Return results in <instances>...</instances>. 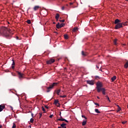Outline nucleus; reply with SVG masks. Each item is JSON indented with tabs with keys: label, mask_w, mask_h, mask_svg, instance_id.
Wrapping results in <instances>:
<instances>
[{
	"label": "nucleus",
	"mask_w": 128,
	"mask_h": 128,
	"mask_svg": "<svg viewBox=\"0 0 128 128\" xmlns=\"http://www.w3.org/2000/svg\"><path fill=\"white\" fill-rule=\"evenodd\" d=\"M0 36H4L6 38L10 39L12 36V34L10 33V30L6 27H2L0 28Z\"/></svg>",
	"instance_id": "obj_1"
},
{
	"label": "nucleus",
	"mask_w": 128,
	"mask_h": 128,
	"mask_svg": "<svg viewBox=\"0 0 128 128\" xmlns=\"http://www.w3.org/2000/svg\"><path fill=\"white\" fill-rule=\"evenodd\" d=\"M96 89L97 90V92H100V90L102 89L103 85L102 82H98L97 84H96Z\"/></svg>",
	"instance_id": "obj_2"
},
{
	"label": "nucleus",
	"mask_w": 128,
	"mask_h": 128,
	"mask_svg": "<svg viewBox=\"0 0 128 128\" xmlns=\"http://www.w3.org/2000/svg\"><path fill=\"white\" fill-rule=\"evenodd\" d=\"M58 84L56 82H54L50 85L49 87H47V92H50L54 88V86H56Z\"/></svg>",
	"instance_id": "obj_3"
},
{
	"label": "nucleus",
	"mask_w": 128,
	"mask_h": 128,
	"mask_svg": "<svg viewBox=\"0 0 128 128\" xmlns=\"http://www.w3.org/2000/svg\"><path fill=\"white\" fill-rule=\"evenodd\" d=\"M17 74H18V78H20V80H22V78H24V74H22L21 72H20L18 71L16 72Z\"/></svg>",
	"instance_id": "obj_4"
},
{
	"label": "nucleus",
	"mask_w": 128,
	"mask_h": 128,
	"mask_svg": "<svg viewBox=\"0 0 128 128\" xmlns=\"http://www.w3.org/2000/svg\"><path fill=\"white\" fill-rule=\"evenodd\" d=\"M122 27H123L122 24L119 23V24H116V25L115 26V29L118 30L120 28H122Z\"/></svg>",
	"instance_id": "obj_5"
},
{
	"label": "nucleus",
	"mask_w": 128,
	"mask_h": 128,
	"mask_svg": "<svg viewBox=\"0 0 128 128\" xmlns=\"http://www.w3.org/2000/svg\"><path fill=\"white\" fill-rule=\"evenodd\" d=\"M86 83L90 86H94V80H87Z\"/></svg>",
	"instance_id": "obj_6"
},
{
	"label": "nucleus",
	"mask_w": 128,
	"mask_h": 128,
	"mask_svg": "<svg viewBox=\"0 0 128 128\" xmlns=\"http://www.w3.org/2000/svg\"><path fill=\"white\" fill-rule=\"evenodd\" d=\"M64 26V23H62L61 24H60V23H58L56 24V26L57 28L60 29V28H63Z\"/></svg>",
	"instance_id": "obj_7"
},
{
	"label": "nucleus",
	"mask_w": 128,
	"mask_h": 128,
	"mask_svg": "<svg viewBox=\"0 0 128 128\" xmlns=\"http://www.w3.org/2000/svg\"><path fill=\"white\" fill-rule=\"evenodd\" d=\"M55 60L54 59H50V60H48L46 62L48 64L50 65L52 63L54 62Z\"/></svg>",
	"instance_id": "obj_8"
},
{
	"label": "nucleus",
	"mask_w": 128,
	"mask_h": 128,
	"mask_svg": "<svg viewBox=\"0 0 128 128\" xmlns=\"http://www.w3.org/2000/svg\"><path fill=\"white\" fill-rule=\"evenodd\" d=\"M60 118L57 119V120L58 121L66 122L67 123L68 122L67 120H66V119H64V118H62V116H60Z\"/></svg>",
	"instance_id": "obj_9"
},
{
	"label": "nucleus",
	"mask_w": 128,
	"mask_h": 128,
	"mask_svg": "<svg viewBox=\"0 0 128 128\" xmlns=\"http://www.w3.org/2000/svg\"><path fill=\"white\" fill-rule=\"evenodd\" d=\"M67 124L64 123H62L60 124V126H58V128H66V126Z\"/></svg>",
	"instance_id": "obj_10"
},
{
	"label": "nucleus",
	"mask_w": 128,
	"mask_h": 128,
	"mask_svg": "<svg viewBox=\"0 0 128 128\" xmlns=\"http://www.w3.org/2000/svg\"><path fill=\"white\" fill-rule=\"evenodd\" d=\"M5 108V106L3 105H0V112L3 111V110Z\"/></svg>",
	"instance_id": "obj_11"
},
{
	"label": "nucleus",
	"mask_w": 128,
	"mask_h": 128,
	"mask_svg": "<svg viewBox=\"0 0 128 128\" xmlns=\"http://www.w3.org/2000/svg\"><path fill=\"white\" fill-rule=\"evenodd\" d=\"M102 91V92L103 95H106V89L104 88H102L100 89V92Z\"/></svg>",
	"instance_id": "obj_12"
},
{
	"label": "nucleus",
	"mask_w": 128,
	"mask_h": 128,
	"mask_svg": "<svg viewBox=\"0 0 128 128\" xmlns=\"http://www.w3.org/2000/svg\"><path fill=\"white\" fill-rule=\"evenodd\" d=\"M40 8V6H36L34 7V10L36 11L38 10V9Z\"/></svg>",
	"instance_id": "obj_13"
},
{
	"label": "nucleus",
	"mask_w": 128,
	"mask_h": 128,
	"mask_svg": "<svg viewBox=\"0 0 128 128\" xmlns=\"http://www.w3.org/2000/svg\"><path fill=\"white\" fill-rule=\"evenodd\" d=\"M82 54L83 56H88V53H86V52H84V51H82Z\"/></svg>",
	"instance_id": "obj_14"
},
{
	"label": "nucleus",
	"mask_w": 128,
	"mask_h": 128,
	"mask_svg": "<svg viewBox=\"0 0 128 128\" xmlns=\"http://www.w3.org/2000/svg\"><path fill=\"white\" fill-rule=\"evenodd\" d=\"M60 14H58V13L56 14V17H55L56 20H58V18H60Z\"/></svg>",
	"instance_id": "obj_15"
},
{
	"label": "nucleus",
	"mask_w": 128,
	"mask_h": 128,
	"mask_svg": "<svg viewBox=\"0 0 128 128\" xmlns=\"http://www.w3.org/2000/svg\"><path fill=\"white\" fill-rule=\"evenodd\" d=\"M116 76H114L111 78L110 80H112V82H113L116 80Z\"/></svg>",
	"instance_id": "obj_16"
},
{
	"label": "nucleus",
	"mask_w": 128,
	"mask_h": 128,
	"mask_svg": "<svg viewBox=\"0 0 128 128\" xmlns=\"http://www.w3.org/2000/svg\"><path fill=\"white\" fill-rule=\"evenodd\" d=\"M54 92H56L57 95L60 96V90H55Z\"/></svg>",
	"instance_id": "obj_17"
},
{
	"label": "nucleus",
	"mask_w": 128,
	"mask_h": 128,
	"mask_svg": "<svg viewBox=\"0 0 128 128\" xmlns=\"http://www.w3.org/2000/svg\"><path fill=\"white\" fill-rule=\"evenodd\" d=\"M119 22H120V20L118 19H116L115 20V24H118Z\"/></svg>",
	"instance_id": "obj_18"
},
{
	"label": "nucleus",
	"mask_w": 128,
	"mask_h": 128,
	"mask_svg": "<svg viewBox=\"0 0 128 128\" xmlns=\"http://www.w3.org/2000/svg\"><path fill=\"white\" fill-rule=\"evenodd\" d=\"M124 68H128V61L126 62V63L124 64Z\"/></svg>",
	"instance_id": "obj_19"
},
{
	"label": "nucleus",
	"mask_w": 128,
	"mask_h": 128,
	"mask_svg": "<svg viewBox=\"0 0 128 128\" xmlns=\"http://www.w3.org/2000/svg\"><path fill=\"white\" fill-rule=\"evenodd\" d=\"M12 68L14 69V60H12Z\"/></svg>",
	"instance_id": "obj_20"
},
{
	"label": "nucleus",
	"mask_w": 128,
	"mask_h": 128,
	"mask_svg": "<svg viewBox=\"0 0 128 128\" xmlns=\"http://www.w3.org/2000/svg\"><path fill=\"white\" fill-rule=\"evenodd\" d=\"M60 104L58 103V100H54V104L56 105V104Z\"/></svg>",
	"instance_id": "obj_21"
},
{
	"label": "nucleus",
	"mask_w": 128,
	"mask_h": 128,
	"mask_svg": "<svg viewBox=\"0 0 128 128\" xmlns=\"http://www.w3.org/2000/svg\"><path fill=\"white\" fill-rule=\"evenodd\" d=\"M95 112L97 114H100V112L98 110V109L96 108Z\"/></svg>",
	"instance_id": "obj_22"
},
{
	"label": "nucleus",
	"mask_w": 128,
	"mask_h": 128,
	"mask_svg": "<svg viewBox=\"0 0 128 128\" xmlns=\"http://www.w3.org/2000/svg\"><path fill=\"white\" fill-rule=\"evenodd\" d=\"M77 30H78V28H74V29L72 30L73 32H76Z\"/></svg>",
	"instance_id": "obj_23"
},
{
	"label": "nucleus",
	"mask_w": 128,
	"mask_h": 128,
	"mask_svg": "<svg viewBox=\"0 0 128 128\" xmlns=\"http://www.w3.org/2000/svg\"><path fill=\"white\" fill-rule=\"evenodd\" d=\"M86 120H84L82 122V125L83 126H86Z\"/></svg>",
	"instance_id": "obj_24"
},
{
	"label": "nucleus",
	"mask_w": 128,
	"mask_h": 128,
	"mask_svg": "<svg viewBox=\"0 0 128 128\" xmlns=\"http://www.w3.org/2000/svg\"><path fill=\"white\" fill-rule=\"evenodd\" d=\"M118 110H117V112H118L120 111L121 110V108H120V107L119 106H118Z\"/></svg>",
	"instance_id": "obj_25"
},
{
	"label": "nucleus",
	"mask_w": 128,
	"mask_h": 128,
	"mask_svg": "<svg viewBox=\"0 0 128 128\" xmlns=\"http://www.w3.org/2000/svg\"><path fill=\"white\" fill-rule=\"evenodd\" d=\"M64 38L66 40H68V34H64Z\"/></svg>",
	"instance_id": "obj_26"
},
{
	"label": "nucleus",
	"mask_w": 128,
	"mask_h": 128,
	"mask_svg": "<svg viewBox=\"0 0 128 128\" xmlns=\"http://www.w3.org/2000/svg\"><path fill=\"white\" fill-rule=\"evenodd\" d=\"M121 24H122V26H128V24H128V22H126L124 23H121Z\"/></svg>",
	"instance_id": "obj_27"
},
{
	"label": "nucleus",
	"mask_w": 128,
	"mask_h": 128,
	"mask_svg": "<svg viewBox=\"0 0 128 128\" xmlns=\"http://www.w3.org/2000/svg\"><path fill=\"white\" fill-rule=\"evenodd\" d=\"M26 22L28 23V24H31V21L30 20H28L27 21H26Z\"/></svg>",
	"instance_id": "obj_28"
},
{
	"label": "nucleus",
	"mask_w": 128,
	"mask_h": 128,
	"mask_svg": "<svg viewBox=\"0 0 128 128\" xmlns=\"http://www.w3.org/2000/svg\"><path fill=\"white\" fill-rule=\"evenodd\" d=\"M116 42H117V39H116V40H114V44H115L116 46V44H117Z\"/></svg>",
	"instance_id": "obj_29"
},
{
	"label": "nucleus",
	"mask_w": 128,
	"mask_h": 128,
	"mask_svg": "<svg viewBox=\"0 0 128 128\" xmlns=\"http://www.w3.org/2000/svg\"><path fill=\"white\" fill-rule=\"evenodd\" d=\"M106 98L107 99V100H108V102H110V98L108 96H106Z\"/></svg>",
	"instance_id": "obj_30"
},
{
	"label": "nucleus",
	"mask_w": 128,
	"mask_h": 128,
	"mask_svg": "<svg viewBox=\"0 0 128 128\" xmlns=\"http://www.w3.org/2000/svg\"><path fill=\"white\" fill-rule=\"evenodd\" d=\"M96 80H98L100 79V78L99 76H95Z\"/></svg>",
	"instance_id": "obj_31"
},
{
	"label": "nucleus",
	"mask_w": 128,
	"mask_h": 128,
	"mask_svg": "<svg viewBox=\"0 0 128 128\" xmlns=\"http://www.w3.org/2000/svg\"><path fill=\"white\" fill-rule=\"evenodd\" d=\"M60 96V98H66V95Z\"/></svg>",
	"instance_id": "obj_32"
},
{
	"label": "nucleus",
	"mask_w": 128,
	"mask_h": 128,
	"mask_svg": "<svg viewBox=\"0 0 128 128\" xmlns=\"http://www.w3.org/2000/svg\"><path fill=\"white\" fill-rule=\"evenodd\" d=\"M12 128H16V124L15 123H13V126Z\"/></svg>",
	"instance_id": "obj_33"
},
{
	"label": "nucleus",
	"mask_w": 128,
	"mask_h": 128,
	"mask_svg": "<svg viewBox=\"0 0 128 128\" xmlns=\"http://www.w3.org/2000/svg\"><path fill=\"white\" fill-rule=\"evenodd\" d=\"M39 118H42V112H39Z\"/></svg>",
	"instance_id": "obj_34"
},
{
	"label": "nucleus",
	"mask_w": 128,
	"mask_h": 128,
	"mask_svg": "<svg viewBox=\"0 0 128 128\" xmlns=\"http://www.w3.org/2000/svg\"><path fill=\"white\" fill-rule=\"evenodd\" d=\"M34 122V119H33L32 118H31L30 119V122L31 123H33Z\"/></svg>",
	"instance_id": "obj_35"
},
{
	"label": "nucleus",
	"mask_w": 128,
	"mask_h": 128,
	"mask_svg": "<svg viewBox=\"0 0 128 128\" xmlns=\"http://www.w3.org/2000/svg\"><path fill=\"white\" fill-rule=\"evenodd\" d=\"M94 104H95L96 106H100V105L98 103L94 102Z\"/></svg>",
	"instance_id": "obj_36"
},
{
	"label": "nucleus",
	"mask_w": 128,
	"mask_h": 128,
	"mask_svg": "<svg viewBox=\"0 0 128 128\" xmlns=\"http://www.w3.org/2000/svg\"><path fill=\"white\" fill-rule=\"evenodd\" d=\"M42 111H44V112H46V110L45 108H44V106H42Z\"/></svg>",
	"instance_id": "obj_37"
},
{
	"label": "nucleus",
	"mask_w": 128,
	"mask_h": 128,
	"mask_svg": "<svg viewBox=\"0 0 128 128\" xmlns=\"http://www.w3.org/2000/svg\"><path fill=\"white\" fill-rule=\"evenodd\" d=\"M126 121H123L122 122V124H126Z\"/></svg>",
	"instance_id": "obj_38"
},
{
	"label": "nucleus",
	"mask_w": 128,
	"mask_h": 128,
	"mask_svg": "<svg viewBox=\"0 0 128 128\" xmlns=\"http://www.w3.org/2000/svg\"><path fill=\"white\" fill-rule=\"evenodd\" d=\"M60 22H64V20H60Z\"/></svg>",
	"instance_id": "obj_39"
},
{
	"label": "nucleus",
	"mask_w": 128,
	"mask_h": 128,
	"mask_svg": "<svg viewBox=\"0 0 128 128\" xmlns=\"http://www.w3.org/2000/svg\"><path fill=\"white\" fill-rule=\"evenodd\" d=\"M61 9L62 10H64V6H62V8H61Z\"/></svg>",
	"instance_id": "obj_40"
},
{
	"label": "nucleus",
	"mask_w": 128,
	"mask_h": 128,
	"mask_svg": "<svg viewBox=\"0 0 128 128\" xmlns=\"http://www.w3.org/2000/svg\"><path fill=\"white\" fill-rule=\"evenodd\" d=\"M82 118H84V119H86V117L84 116V115H82Z\"/></svg>",
	"instance_id": "obj_41"
},
{
	"label": "nucleus",
	"mask_w": 128,
	"mask_h": 128,
	"mask_svg": "<svg viewBox=\"0 0 128 128\" xmlns=\"http://www.w3.org/2000/svg\"><path fill=\"white\" fill-rule=\"evenodd\" d=\"M52 116H53V114H51V115L49 117H50V118H52Z\"/></svg>",
	"instance_id": "obj_42"
},
{
	"label": "nucleus",
	"mask_w": 128,
	"mask_h": 128,
	"mask_svg": "<svg viewBox=\"0 0 128 128\" xmlns=\"http://www.w3.org/2000/svg\"><path fill=\"white\" fill-rule=\"evenodd\" d=\"M44 108L48 109V107L46 106H44Z\"/></svg>",
	"instance_id": "obj_43"
},
{
	"label": "nucleus",
	"mask_w": 128,
	"mask_h": 128,
	"mask_svg": "<svg viewBox=\"0 0 128 128\" xmlns=\"http://www.w3.org/2000/svg\"><path fill=\"white\" fill-rule=\"evenodd\" d=\"M72 4H73V2H70V6H72Z\"/></svg>",
	"instance_id": "obj_44"
},
{
	"label": "nucleus",
	"mask_w": 128,
	"mask_h": 128,
	"mask_svg": "<svg viewBox=\"0 0 128 128\" xmlns=\"http://www.w3.org/2000/svg\"><path fill=\"white\" fill-rule=\"evenodd\" d=\"M59 116H62V112H60Z\"/></svg>",
	"instance_id": "obj_45"
},
{
	"label": "nucleus",
	"mask_w": 128,
	"mask_h": 128,
	"mask_svg": "<svg viewBox=\"0 0 128 128\" xmlns=\"http://www.w3.org/2000/svg\"><path fill=\"white\" fill-rule=\"evenodd\" d=\"M16 40H18V36H16Z\"/></svg>",
	"instance_id": "obj_46"
},
{
	"label": "nucleus",
	"mask_w": 128,
	"mask_h": 128,
	"mask_svg": "<svg viewBox=\"0 0 128 128\" xmlns=\"http://www.w3.org/2000/svg\"><path fill=\"white\" fill-rule=\"evenodd\" d=\"M96 68L98 69L99 68V67H98V66H96Z\"/></svg>",
	"instance_id": "obj_47"
},
{
	"label": "nucleus",
	"mask_w": 128,
	"mask_h": 128,
	"mask_svg": "<svg viewBox=\"0 0 128 128\" xmlns=\"http://www.w3.org/2000/svg\"><path fill=\"white\" fill-rule=\"evenodd\" d=\"M98 99H100V98L99 96H97Z\"/></svg>",
	"instance_id": "obj_48"
},
{
	"label": "nucleus",
	"mask_w": 128,
	"mask_h": 128,
	"mask_svg": "<svg viewBox=\"0 0 128 128\" xmlns=\"http://www.w3.org/2000/svg\"><path fill=\"white\" fill-rule=\"evenodd\" d=\"M10 108L12 110V106H10Z\"/></svg>",
	"instance_id": "obj_49"
},
{
	"label": "nucleus",
	"mask_w": 128,
	"mask_h": 128,
	"mask_svg": "<svg viewBox=\"0 0 128 128\" xmlns=\"http://www.w3.org/2000/svg\"><path fill=\"white\" fill-rule=\"evenodd\" d=\"M2 128V126L1 125L0 126V128Z\"/></svg>",
	"instance_id": "obj_50"
},
{
	"label": "nucleus",
	"mask_w": 128,
	"mask_h": 128,
	"mask_svg": "<svg viewBox=\"0 0 128 128\" xmlns=\"http://www.w3.org/2000/svg\"><path fill=\"white\" fill-rule=\"evenodd\" d=\"M33 114L32 113V116L33 117Z\"/></svg>",
	"instance_id": "obj_51"
},
{
	"label": "nucleus",
	"mask_w": 128,
	"mask_h": 128,
	"mask_svg": "<svg viewBox=\"0 0 128 128\" xmlns=\"http://www.w3.org/2000/svg\"><path fill=\"white\" fill-rule=\"evenodd\" d=\"M53 24H56V22H53Z\"/></svg>",
	"instance_id": "obj_52"
},
{
	"label": "nucleus",
	"mask_w": 128,
	"mask_h": 128,
	"mask_svg": "<svg viewBox=\"0 0 128 128\" xmlns=\"http://www.w3.org/2000/svg\"><path fill=\"white\" fill-rule=\"evenodd\" d=\"M66 6H68V4H66Z\"/></svg>",
	"instance_id": "obj_53"
},
{
	"label": "nucleus",
	"mask_w": 128,
	"mask_h": 128,
	"mask_svg": "<svg viewBox=\"0 0 128 128\" xmlns=\"http://www.w3.org/2000/svg\"><path fill=\"white\" fill-rule=\"evenodd\" d=\"M125 0L128 2V0Z\"/></svg>",
	"instance_id": "obj_54"
},
{
	"label": "nucleus",
	"mask_w": 128,
	"mask_h": 128,
	"mask_svg": "<svg viewBox=\"0 0 128 128\" xmlns=\"http://www.w3.org/2000/svg\"><path fill=\"white\" fill-rule=\"evenodd\" d=\"M60 19L61 20V19H62V18H60Z\"/></svg>",
	"instance_id": "obj_55"
},
{
	"label": "nucleus",
	"mask_w": 128,
	"mask_h": 128,
	"mask_svg": "<svg viewBox=\"0 0 128 128\" xmlns=\"http://www.w3.org/2000/svg\"><path fill=\"white\" fill-rule=\"evenodd\" d=\"M127 108H128V105Z\"/></svg>",
	"instance_id": "obj_56"
},
{
	"label": "nucleus",
	"mask_w": 128,
	"mask_h": 128,
	"mask_svg": "<svg viewBox=\"0 0 128 128\" xmlns=\"http://www.w3.org/2000/svg\"><path fill=\"white\" fill-rule=\"evenodd\" d=\"M56 21H58V20H56Z\"/></svg>",
	"instance_id": "obj_57"
},
{
	"label": "nucleus",
	"mask_w": 128,
	"mask_h": 128,
	"mask_svg": "<svg viewBox=\"0 0 128 128\" xmlns=\"http://www.w3.org/2000/svg\"><path fill=\"white\" fill-rule=\"evenodd\" d=\"M29 127H31V126H29Z\"/></svg>",
	"instance_id": "obj_58"
},
{
	"label": "nucleus",
	"mask_w": 128,
	"mask_h": 128,
	"mask_svg": "<svg viewBox=\"0 0 128 128\" xmlns=\"http://www.w3.org/2000/svg\"><path fill=\"white\" fill-rule=\"evenodd\" d=\"M29 127H31V126H29Z\"/></svg>",
	"instance_id": "obj_59"
}]
</instances>
